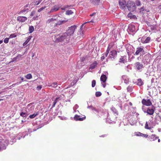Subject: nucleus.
I'll return each instance as SVG.
<instances>
[{
	"instance_id": "obj_4",
	"label": "nucleus",
	"mask_w": 161,
	"mask_h": 161,
	"mask_svg": "<svg viewBox=\"0 0 161 161\" xmlns=\"http://www.w3.org/2000/svg\"><path fill=\"white\" fill-rule=\"evenodd\" d=\"M76 28V26L74 25L71 26L69 28V29L66 31V33L69 37L70 38V36L73 35L74 34L75 29Z\"/></svg>"
},
{
	"instance_id": "obj_6",
	"label": "nucleus",
	"mask_w": 161,
	"mask_h": 161,
	"mask_svg": "<svg viewBox=\"0 0 161 161\" xmlns=\"http://www.w3.org/2000/svg\"><path fill=\"white\" fill-rule=\"evenodd\" d=\"M135 69L141 72L144 68L143 64L139 62H136L134 64Z\"/></svg>"
},
{
	"instance_id": "obj_16",
	"label": "nucleus",
	"mask_w": 161,
	"mask_h": 161,
	"mask_svg": "<svg viewBox=\"0 0 161 161\" xmlns=\"http://www.w3.org/2000/svg\"><path fill=\"white\" fill-rule=\"evenodd\" d=\"M100 0H90L91 3L93 5H97L99 4Z\"/></svg>"
},
{
	"instance_id": "obj_21",
	"label": "nucleus",
	"mask_w": 161,
	"mask_h": 161,
	"mask_svg": "<svg viewBox=\"0 0 161 161\" xmlns=\"http://www.w3.org/2000/svg\"><path fill=\"white\" fill-rule=\"evenodd\" d=\"M20 115L21 116L26 118L28 116V114L25 112H21L20 113Z\"/></svg>"
},
{
	"instance_id": "obj_1",
	"label": "nucleus",
	"mask_w": 161,
	"mask_h": 161,
	"mask_svg": "<svg viewBox=\"0 0 161 161\" xmlns=\"http://www.w3.org/2000/svg\"><path fill=\"white\" fill-rule=\"evenodd\" d=\"M56 37L55 41L57 42H64L67 43L69 42L70 39L69 36L65 32L62 34L58 35L57 37Z\"/></svg>"
},
{
	"instance_id": "obj_52",
	"label": "nucleus",
	"mask_w": 161,
	"mask_h": 161,
	"mask_svg": "<svg viewBox=\"0 0 161 161\" xmlns=\"http://www.w3.org/2000/svg\"><path fill=\"white\" fill-rule=\"evenodd\" d=\"M60 98L59 97H57L56 99H55V100H54V102H56V103H57V102H58V99H59Z\"/></svg>"
},
{
	"instance_id": "obj_46",
	"label": "nucleus",
	"mask_w": 161,
	"mask_h": 161,
	"mask_svg": "<svg viewBox=\"0 0 161 161\" xmlns=\"http://www.w3.org/2000/svg\"><path fill=\"white\" fill-rule=\"evenodd\" d=\"M35 14V11H33L31 12V14H30V15L31 16H33Z\"/></svg>"
},
{
	"instance_id": "obj_47",
	"label": "nucleus",
	"mask_w": 161,
	"mask_h": 161,
	"mask_svg": "<svg viewBox=\"0 0 161 161\" xmlns=\"http://www.w3.org/2000/svg\"><path fill=\"white\" fill-rule=\"evenodd\" d=\"M146 23L147 24V25L148 26H151V24L150 23V22H149L148 21H146Z\"/></svg>"
},
{
	"instance_id": "obj_51",
	"label": "nucleus",
	"mask_w": 161,
	"mask_h": 161,
	"mask_svg": "<svg viewBox=\"0 0 161 161\" xmlns=\"http://www.w3.org/2000/svg\"><path fill=\"white\" fill-rule=\"evenodd\" d=\"M86 57H83L81 58V61L82 62H84L86 59Z\"/></svg>"
},
{
	"instance_id": "obj_57",
	"label": "nucleus",
	"mask_w": 161,
	"mask_h": 161,
	"mask_svg": "<svg viewBox=\"0 0 161 161\" xmlns=\"http://www.w3.org/2000/svg\"><path fill=\"white\" fill-rule=\"evenodd\" d=\"M105 58V57L103 56H102L101 58V59L102 61L103 60V59H104Z\"/></svg>"
},
{
	"instance_id": "obj_31",
	"label": "nucleus",
	"mask_w": 161,
	"mask_h": 161,
	"mask_svg": "<svg viewBox=\"0 0 161 161\" xmlns=\"http://www.w3.org/2000/svg\"><path fill=\"white\" fill-rule=\"evenodd\" d=\"M135 3L138 6H140L141 5V2L139 0H136Z\"/></svg>"
},
{
	"instance_id": "obj_22",
	"label": "nucleus",
	"mask_w": 161,
	"mask_h": 161,
	"mask_svg": "<svg viewBox=\"0 0 161 161\" xmlns=\"http://www.w3.org/2000/svg\"><path fill=\"white\" fill-rule=\"evenodd\" d=\"M139 9L140 10L139 12L140 13L142 14H144V13H143V11H146L147 12H148V11H147V10L145 9V7L144 6L142 7L139 8Z\"/></svg>"
},
{
	"instance_id": "obj_60",
	"label": "nucleus",
	"mask_w": 161,
	"mask_h": 161,
	"mask_svg": "<svg viewBox=\"0 0 161 161\" xmlns=\"http://www.w3.org/2000/svg\"><path fill=\"white\" fill-rule=\"evenodd\" d=\"M122 78L124 80L125 79H126V76L125 75H123L122 77Z\"/></svg>"
},
{
	"instance_id": "obj_24",
	"label": "nucleus",
	"mask_w": 161,
	"mask_h": 161,
	"mask_svg": "<svg viewBox=\"0 0 161 161\" xmlns=\"http://www.w3.org/2000/svg\"><path fill=\"white\" fill-rule=\"evenodd\" d=\"M31 36H29L28 37V38H27V39L26 40L24 43L23 44V46H25L29 42V41L31 40Z\"/></svg>"
},
{
	"instance_id": "obj_19",
	"label": "nucleus",
	"mask_w": 161,
	"mask_h": 161,
	"mask_svg": "<svg viewBox=\"0 0 161 161\" xmlns=\"http://www.w3.org/2000/svg\"><path fill=\"white\" fill-rule=\"evenodd\" d=\"M136 135L138 136H144L146 138H147L148 136V135L147 134H144L140 133V132H137L136 134Z\"/></svg>"
},
{
	"instance_id": "obj_38",
	"label": "nucleus",
	"mask_w": 161,
	"mask_h": 161,
	"mask_svg": "<svg viewBox=\"0 0 161 161\" xmlns=\"http://www.w3.org/2000/svg\"><path fill=\"white\" fill-rule=\"evenodd\" d=\"M55 20H56V19L55 18V19L52 18V19H48L47 21V22H49V23H51L52 22H53L54 21H55Z\"/></svg>"
},
{
	"instance_id": "obj_8",
	"label": "nucleus",
	"mask_w": 161,
	"mask_h": 161,
	"mask_svg": "<svg viewBox=\"0 0 161 161\" xmlns=\"http://www.w3.org/2000/svg\"><path fill=\"white\" fill-rule=\"evenodd\" d=\"M146 52L143 50V48L141 47H138L136 48V50L134 54L135 55H138L140 54L141 55H144L145 54Z\"/></svg>"
},
{
	"instance_id": "obj_55",
	"label": "nucleus",
	"mask_w": 161,
	"mask_h": 161,
	"mask_svg": "<svg viewBox=\"0 0 161 161\" xmlns=\"http://www.w3.org/2000/svg\"><path fill=\"white\" fill-rule=\"evenodd\" d=\"M149 56H150V54H146V55L145 56H144V57L145 58H147V57H149Z\"/></svg>"
},
{
	"instance_id": "obj_39",
	"label": "nucleus",
	"mask_w": 161,
	"mask_h": 161,
	"mask_svg": "<svg viewBox=\"0 0 161 161\" xmlns=\"http://www.w3.org/2000/svg\"><path fill=\"white\" fill-rule=\"evenodd\" d=\"M16 36V35L15 34H13L10 35L9 36V37L10 38H13L14 37H15Z\"/></svg>"
},
{
	"instance_id": "obj_25",
	"label": "nucleus",
	"mask_w": 161,
	"mask_h": 161,
	"mask_svg": "<svg viewBox=\"0 0 161 161\" xmlns=\"http://www.w3.org/2000/svg\"><path fill=\"white\" fill-rule=\"evenodd\" d=\"M126 51H127V53L129 55H130L131 54V49L130 47H127Z\"/></svg>"
},
{
	"instance_id": "obj_5",
	"label": "nucleus",
	"mask_w": 161,
	"mask_h": 161,
	"mask_svg": "<svg viewBox=\"0 0 161 161\" xmlns=\"http://www.w3.org/2000/svg\"><path fill=\"white\" fill-rule=\"evenodd\" d=\"M117 56V51L115 50H114L110 52L109 56V58L111 60L114 61L116 58Z\"/></svg>"
},
{
	"instance_id": "obj_56",
	"label": "nucleus",
	"mask_w": 161,
	"mask_h": 161,
	"mask_svg": "<svg viewBox=\"0 0 161 161\" xmlns=\"http://www.w3.org/2000/svg\"><path fill=\"white\" fill-rule=\"evenodd\" d=\"M96 14V13H93L92 14H90V16H93L95 15Z\"/></svg>"
},
{
	"instance_id": "obj_15",
	"label": "nucleus",
	"mask_w": 161,
	"mask_h": 161,
	"mask_svg": "<svg viewBox=\"0 0 161 161\" xmlns=\"http://www.w3.org/2000/svg\"><path fill=\"white\" fill-rule=\"evenodd\" d=\"M151 38L149 37H147L146 39L143 38L142 39V42L143 43H148L150 41Z\"/></svg>"
},
{
	"instance_id": "obj_58",
	"label": "nucleus",
	"mask_w": 161,
	"mask_h": 161,
	"mask_svg": "<svg viewBox=\"0 0 161 161\" xmlns=\"http://www.w3.org/2000/svg\"><path fill=\"white\" fill-rule=\"evenodd\" d=\"M38 18V16H36V17H34L33 18V19H34V20H36V19H37Z\"/></svg>"
},
{
	"instance_id": "obj_23",
	"label": "nucleus",
	"mask_w": 161,
	"mask_h": 161,
	"mask_svg": "<svg viewBox=\"0 0 161 161\" xmlns=\"http://www.w3.org/2000/svg\"><path fill=\"white\" fill-rule=\"evenodd\" d=\"M137 84L140 86L143 85V82L141 79H139L137 80Z\"/></svg>"
},
{
	"instance_id": "obj_33",
	"label": "nucleus",
	"mask_w": 161,
	"mask_h": 161,
	"mask_svg": "<svg viewBox=\"0 0 161 161\" xmlns=\"http://www.w3.org/2000/svg\"><path fill=\"white\" fill-rule=\"evenodd\" d=\"M145 128L146 129L150 130L152 128L151 127H148L147 122H146V124H145Z\"/></svg>"
},
{
	"instance_id": "obj_35",
	"label": "nucleus",
	"mask_w": 161,
	"mask_h": 161,
	"mask_svg": "<svg viewBox=\"0 0 161 161\" xmlns=\"http://www.w3.org/2000/svg\"><path fill=\"white\" fill-rule=\"evenodd\" d=\"M111 110L114 112V113L118 114V111L114 107H112L111 108Z\"/></svg>"
},
{
	"instance_id": "obj_26",
	"label": "nucleus",
	"mask_w": 161,
	"mask_h": 161,
	"mask_svg": "<svg viewBox=\"0 0 161 161\" xmlns=\"http://www.w3.org/2000/svg\"><path fill=\"white\" fill-rule=\"evenodd\" d=\"M39 114V113L38 112H37L36 114H34L32 115H30L29 116V118H30L31 119H33L34 118H35L36 116L38 115Z\"/></svg>"
},
{
	"instance_id": "obj_44",
	"label": "nucleus",
	"mask_w": 161,
	"mask_h": 161,
	"mask_svg": "<svg viewBox=\"0 0 161 161\" xmlns=\"http://www.w3.org/2000/svg\"><path fill=\"white\" fill-rule=\"evenodd\" d=\"M42 87V86H41V85L37 87V88H36L37 90H39L41 89Z\"/></svg>"
},
{
	"instance_id": "obj_10",
	"label": "nucleus",
	"mask_w": 161,
	"mask_h": 161,
	"mask_svg": "<svg viewBox=\"0 0 161 161\" xmlns=\"http://www.w3.org/2000/svg\"><path fill=\"white\" fill-rule=\"evenodd\" d=\"M135 25H129L128 27L127 31L128 32L133 33L135 31Z\"/></svg>"
},
{
	"instance_id": "obj_62",
	"label": "nucleus",
	"mask_w": 161,
	"mask_h": 161,
	"mask_svg": "<svg viewBox=\"0 0 161 161\" xmlns=\"http://www.w3.org/2000/svg\"><path fill=\"white\" fill-rule=\"evenodd\" d=\"M93 106H92V105H91V106H88L87 107V108H92Z\"/></svg>"
},
{
	"instance_id": "obj_28",
	"label": "nucleus",
	"mask_w": 161,
	"mask_h": 161,
	"mask_svg": "<svg viewBox=\"0 0 161 161\" xmlns=\"http://www.w3.org/2000/svg\"><path fill=\"white\" fill-rule=\"evenodd\" d=\"M34 30V27L33 26H29V31L30 33H31Z\"/></svg>"
},
{
	"instance_id": "obj_2",
	"label": "nucleus",
	"mask_w": 161,
	"mask_h": 161,
	"mask_svg": "<svg viewBox=\"0 0 161 161\" xmlns=\"http://www.w3.org/2000/svg\"><path fill=\"white\" fill-rule=\"evenodd\" d=\"M126 7L129 11L132 12L135 11L136 8L135 3L133 1H129L127 2Z\"/></svg>"
},
{
	"instance_id": "obj_41",
	"label": "nucleus",
	"mask_w": 161,
	"mask_h": 161,
	"mask_svg": "<svg viewBox=\"0 0 161 161\" xmlns=\"http://www.w3.org/2000/svg\"><path fill=\"white\" fill-rule=\"evenodd\" d=\"M9 38H6L4 40V42L5 43H7L8 42Z\"/></svg>"
},
{
	"instance_id": "obj_63",
	"label": "nucleus",
	"mask_w": 161,
	"mask_h": 161,
	"mask_svg": "<svg viewBox=\"0 0 161 161\" xmlns=\"http://www.w3.org/2000/svg\"><path fill=\"white\" fill-rule=\"evenodd\" d=\"M106 136V135H103L100 136V137H105Z\"/></svg>"
},
{
	"instance_id": "obj_11",
	"label": "nucleus",
	"mask_w": 161,
	"mask_h": 161,
	"mask_svg": "<svg viewBox=\"0 0 161 161\" xmlns=\"http://www.w3.org/2000/svg\"><path fill=\"white\" fill-rule=\"evenodd\" d=\"M126 57L125 56H122L120 58L119 62L120 63H124L127 61Z\"/></svg>"
},
{
	"instance_id": "obj_27",
	"label": "nucleus",
	"mask_w": 161,
	"mask_h": 161,
	"mask_svg": "<svg viewBox=\"0 0 161 161\" xmlns=\"http://www.w3.org/2000/svg\"><path fill=\"white\" fill-rule=\"evenodd\" d=\"M59 7H58L57 6H55L53 8L51 9L50 12H52L53 11H57L59 9Z\"/></svg>"
},
{
	"instance_id": "obj_17",
	"label": "nucleus",
	"mask_w": 161,
	"mask_h": 161,
	"mask_svg": "<svg viewBox=\"0 0 161 161\" xmlns=\"http://www.w3.org/2000/svg\"><path fill=\"white\" fill-rule=\"evenodd\" d=\"M6 147L5 145L2 142H0V151H2L3 150L5 149Z\"/></svg>"
},
{
	"instance_id": "obj_48",
	"label": "nucleus",
	"mask_w": 161,
	"mask_h": 161,
	"mask_svg": "<svg viewBox=\"0 0 161 161\" xmlns=\"http://www.w3.org/2000/svg\"><path fill=\"white\" fill-rule=\"evenodd\" d=\"M41 0H40L39 1H36V5H38L41 2Z\"/></svg>"
},
{
	"instance_id": "obj_50",
	"label": "nucleus",
	"mask_w": 161,
	"mask_h": 161,
	"mask_svg": "<svg viewBox=\"0 0 161 161\" xmlns=\"http://www.w3.org/2000/svg\"><path fill=\"white\" fill-rule=\"evenodd\" d=\"M156 136V135H152L151 136V138L152 139H153H153H154V137Z\"/></svg>"
},
{
	"instance_id": "obj_64",
	"label": "nucleus",
	"mask_w": 161,
	"mask_h": 161,
	"mask_svg": "<svg viewBox=\"0 0 161 161\" xmlns=\"http://www.w3.org/2000/svg\"><path fill=\"white\" fill-rule=\"evenodd\" d=\"M64 6L65 7V8H68L69 7H70V6H69L68 5H65V6Z\"/></svg>"
},
{
	"instance_id": "obj_9",
	"label": "nucleus",
	"mask_w": 161,
	"mask_h": 161,
	"mask_svg": "<svg viewBox=\"0 0 161 161\" xmlns=\"http://www.w3.org/2000/svg\"><path fill=\"white\" fill-rule=\"evenodd\" d=\"M142 103L143 105L147 106H149L153 105L150 99L146 100L145 99H143L142 100Z\"/></svg>"
},
{
	"instance_id": "obj_37",
	"label": "nucleus",
	"mask_w": 161,
	"mask_h": 161,
	"mask_svg": "<svg viewBox=\"0 0 161 161\" xmlns=\"http://www.w3.org/2000/svg\"><path fill=\"white\" fill-rule=\"evenodd\" d=\"M61 25V23L60 22V20H59L57 23H55L54 25V26L56 27V26H57L58 25Z\"/></svg>"
},
{
	"instance_id": "obj_49",
	"label": "nucleus",
	"mask_w": 161,
	"mask_h": 161,
	"mask_svg": "<svg viewBox=\"0 0 161 161\" xmlns=\"http://www.w3.org/2000/svg\"><path fill=\"white\" fill-rule=\"evenodd\" d=\"M124 83H127L128 82V79H125L124 80Z\"/></svg>"
},
{
	"instance_id": "obj_18",
	"label": "nucleus",
	"mask_w": 161,
	"mask_h": 161,
	"mask_svg": "<svg viewBox=\"0 0 161 161\" xmlns=\"http://www.w3.org/2000/svg\"><path fill=\"white\" fill-rule=\"evenodd\" d=\"M128 17L130 19H137V18L135 15H133L131 13H129L128 14Z\"/></svg>"
},
{
	"instance_id": "obj_42",
	"label": "nucleus",
	"mask_w": 161,
	"mask_h": 161,
	"mask_svg": "<svg viewBox=\"0 0 161 161\" xmlns=\"http://www.w3.org/2000/svg\"><path fill=\"white\" fill-rule=\"evenodd\" d=\"M88 22H93V21L92 20L91 21H87V22H85V23H84V24H83L82 25H81V29H82L83 28V26L86 23H88Z\"/></svg>"
},
{
	"instance_id": "obj_12",
	"label": "nucleus",
	"mask_w": 161,
	"mask_h": 161,
	"mask_svg": "<svg viewBox=\"0 0 161 161\" xmlns=\"http://www.w3.org/2000/svg\"><path fill=\"white\" fill-rule=\"evenodd\" d=\"M85 118V116L83 118H80V116L77 115H75L74 117V119L75 120L82 121Z\"/></svg>"
},
{
	"instance_id": "obj_13",
	"label": "nucleus",
	"mask_w": 161,
	"mask_h": 161,
	"mask_svg": "<svg viewBox=\"0 0 161 161\" xmlns=\"http://www.w3.org/2000/svg\"><path fill=\"white\" fill-rule=\"evenodd\" d=\"M27 19V18L24 16H19L17 17V20L21 22H24Z\"/></svg>"
},
{
	"instance_id": "obj_36",
	"label": "nucleus",
	"mask_w": 161,
	"mask_h": 161,
	"mask_svg": "<svg viewBox=\"0 0 161 161\" xmlns=\"http://www.w3.org/2000/svg\"><path fill=\"white\" fill-rule=\"evenodd\" d=\"M96 81L95 80H93L92 81V87H94L96 85Z\"/></svg>"
},
{
	"instance_id": "obj_54",
	"label": "nucleus",
	"mask_w": 161,
	"mask_h": 161,
	"mask_svg": "<svg viewBox=\"0 0 161 161\" xmlns=\"http://www.w3.org/2000/svg\"><path fill=\"white\" fill-rule=\"evenodd\" d=\"M104 83H103V82H102V86H103V87H104V88H105V87H106V84L105 83H104V84H103Z\"/></svg>"
},
{
	"instance_id": "obj_30",
	"label": "nucleus",
	"mask_w": 161,
	"mask_h": 161,
	"mask_svg": "<svg viewBox=\"0 0 161 161\" xmlns=\"http://www.w3.org/2000/svg\"><path fill=\"white\" fill-rule=\"evenodd\" d=\"M73 12L71 10H67L65 14L66 15H70L73 14Z\"/></svg>"
},
{
	"instance_id": "obj_53",
	"label": "nucleus",
	"mask_w": 161,
	"mask_h": 161,
	"mask_svg": "<svg viewBox=\"0 0 161 161\" xmlns=\"http://www.w3.org/2000/svg\"><path fill=\"white\" fill-rule=\"evenodd\" d=\"M56 102H54L53 103V104L52 106V108H51V109H52V108H53L54 107H55V105L56 104Z\"/></svg>"
},
{
	"instance_id": "obj_61",
	"label": "nucleus",
	"mask_w": 161,
	"mask_h": 161,
	"mask_svg": "<svg viewBox=\"0 0 161 161\" xmlns=\"http://www.w3.org/2000/svg\"><path fill=\"white\" fill-rule=\"evenodd\" d=\"M92 110H94L95 111H97V109L95 108H94L93 107H92Z\"/></svg>"
},
{
	"instance_id": "obj_7",
	"label": "nucleus",
	"mask_w": 161,
	"mask_h": 161,
	"mask_svg": "<svg viewBox=\"0 0 161 161\" xmlns=\"http://www.w3.org/2000/svg\"><path fill=\"white\" fill-rule=\"evenodd\" d=\"M119 3L121 9L125 10L126 9L127 3L125 0H119Z\"/></svg>"
},
{
	"instance_id": "obj_32",
	"label": "nucleus",
	"mask_w": 161,
	"mask_h": 161,
	"mask_svg": "<svg viewBox=\"0 0 161 161\" xmlns=\"http://www.w3.org/2000/svg\"><path fill=\"white\" fill-rule=\"evenodd\" d=\"M102 95V93L100 92H96L95 95L96 97H99Z\"/></svg>"
},
{
	"instance_id": "obj_3",
	"label": "nucleus",
	"mask_w": 161,
	"mask_h": 161,
	"mask_svg": "<svg viewBox=\"0 0 161 161\" xmlns=\"http://www.w3.org/2000/svg\"><path fill=\"white\" fill-rule=\"evenodd\" d=\"M142 109L145 113H147L148 114L152 115L153 114L155 110V107L152 105L151 107H148L146 110H143V107H142Z\"/></svg>"
},
{
	"instance_id": "obj_20",
	"label": "nucleus",
	"mask_w": 161,
	"mask_h": 161,
	"mask_svg": "<svg viewBox=\"0 0 161 161\" xmlns=\"http://www.w3.org/2000/svg\"><path fill=\"white\" fill-rule=\"evenodd\" d=\"M97 63L96 61H95L92 64L90 65V69H94L95 68L96 66L97 65Z\"/></svg>"
},
{
	"instance_id": "obj_45",
	"label": "nucleus",
	"mask_w": 161,
	"mask_h": 161,
	"mask_svg": "<svg viewBox=\"0 0 161 161\" xmlns=\"http://www.w3.org/2000/svg\"><path fill=\"white\" fill-rule=\"evenodd\" d=\"M68 21V19L65 20H60V22L61 23V24H64L66 22Z\"/></svg>"
},
{
	"instance_id": "obj_29",
	"label": "nucleus",
	"mask_w": 161,
	"mask_h": 161,
	"mask_svg": "<svg viewBox=\"0 0 161 161\" xmlns=\"http://www.w3.org/2000/svg\"><path fill=\"white\" fill-rule=\"evenodd\" d=\"M57 86V84L56 82L53 83L49 86L50 87L51 86L52 87L54 88H56Z\"/></svg>"
},
{
	"instance_id": "obj_14",
	"label": "nucleus",
	"mask_w": 161,
	"mask_h": 161,
	"mask_svg": "<svg viewBox=\"0 0 161 161\" xmlns=\"http://www.w3.org/2000/svg\"><path fill=\"white\" fill-rule=\"evenodd\" d=\"M107 77L104 74H102L100 77V80L103 83H105L106 81Z\"/></svg>"
},
{
	"instance_id": "obj_59",
	"label": "nucleus",
	"mask_w": 161,
	"mask_h": 161,
	"mask_svg": "<svg viewBox=\"0 0 161 161\" xmlns=\"http://www.w3.org/2000/svg\"><path fill=\"white\" fill-rule=\"evenodd\" d=\"M21 82V81L18 82L15 84H13V85H18Z\"/></svg>"
},
{
	"instance_id": "obj_43",
	"label": "nucleus",
	"mask_w": 161,
	"mask_h": 161,
	"mask_svg": "<svg viewBox=\"0 0 161 161\" xmlns=\"http://www.w3.org/2000/svg\"><path fill=\"white\" fill-rule=\"evenodd\" d=\"M45 8V7H42V8H41L40 9H38V12H40L42 10H43Z\"/></svg>"
},
{
	"instance_id": "obj_40",
	"label": "nucleus",
	"mask_w": 161,
	"mask_h": 161,
	"mask_svg": "<svg viewBox=\"0 0 161 161\" xmlns=\"http://www.w3.org/2000/svg\"><path fill=\"white\" fill-rule=\"evenodd\" d=\"M29 9L28 8H26V9L25 8L24 9H23L21 10L20 12L19 13H23V12H26V11L28 10Z\"/></svg>"
},
{
	"instance_id": "obj_34",
	"label": "nucleus",
	"mask_w": 161,
	"mask_h": 161,
	"mask_svg": "<svg viewBox=\"0 0 161 161\" xmlns=\"http://www.w3.org/2000/svg\"><path fill=\"white\" fill-rule=\"evenodd\" d=\"M25 77L27 79H30L32 78V76L31 74H28L26 75Z\"/></svg>"
}]
</instances>
